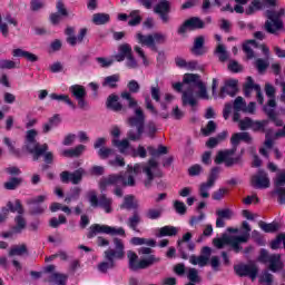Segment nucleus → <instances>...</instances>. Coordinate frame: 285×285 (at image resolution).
<instances>
[{
  "mask_svg": "<svg viewBox=\"0 0 285 285\" xmlns=\"http://www.w3.org/2000/svg\"><path fill=\"white\" fill-rule=\"evenodd\" d=\"M127 88L129 91H122L120 97L128 101V108H135L134 116H130L127 119V124L130 128H136L137 130V132H135V130L130 129L128 131V138L131 139V141H139L141 135H144V128L146 126V114H144V109L139 107V102L132 98V95H137V92L141 90V86L137 80H130L127 83Z\"/></svg>",
  "mask_w": 285,
  "mask_h": 285,
  "instance_id": "obj_1",
  "label": "nucleus"
},
{
  "mask_svg": "<svg viewBox=\"0 0 285 285\" xmlns=\"http://www.w3.org/2000/svg\"><path fill=\"white\" fill-rule=\"evenodd\" d=\"M39 131L37 129H29L24 136V149L29 155H32V159L35 161H39L41 157H43L45 165H42V170H48L50 168V164L55 161V154L52 151H48V144H39L37 141V137Z\"/></svg>",
  "mask_w": 285,
  "mask_h": 285,
  "instance_id": "obj_2",
  "label": "nucleus"
},
{
  "mask_svg": "<svg viewBox=\"0 0 285 285\" xmlns=\"http://www.w3.org/2000/svg\"><path fill=\"white\" fill-rule=\"evenodd\" d=\"M115 249L105 250V259L98 265L99 273H108L110 268H115V259H124L126 257V245L121 238H114Z\"/></svg>",
  "mask_w": 285,
  "mask_h": 285,
  "instance_id": "obj_3",
  "label": "nucleus"
},
{
  "mask_svg": "<svg viewBox=\"0 0 285 285\" xmlns=\"http://www.w3.org/2000/svg\"><path fill=\"white\" fill-rule=\"evenodd\" d=\"M266 21L264 23V30L267 35H274L277 37L284 30V20L282 18L285 17V9L281 8L278 11L276 10H266L265 11Z\"/></svg>",
  "mask_w": 285,
  "mask_h": 285,
  "instance_id": "obj_4",
  "label": "nucleus"
},
{
  "mask_svg": "<svg viewBox=\"0 0 285 285\" xmlns=\"http://www.w3.org/2000/svg\"><path fill=\"white\" fill-rule=\"evenodd\" d=\"M137 3H140L146 10L153 9V2L157 0H136ZM155 14H158L161 23H170V1L168 0H160L154 7Z\"/></svg>",
  "mask_w": 285,
  "mask_h": 285,
  "instance_id": "obj_5",
  "label": "nucleus"
},
{
  "mask_svg": "<svg viewBox=\"0 0 285 285\" xmlns=\"http://www.w3.org/2000/svg\"><path fill=\"white\" fill-rule=\"evenodd\" d=\"M135 176L132 175H129L126 180V177L121 174H110L107 177L100 178L99 188L101 193H106V190H108V186H122L126 188V186H135Z\"/></svg>",
  "mask_w": 285,
  "mask_h": 285,
  "instance_id": "obj_6",
  "label": "nucleus"
},
{
  "mask_svg": "<svg viewBox=\"0 0 285 285\" xmlns=\"http://www.w3.org/2000/svg\"><path fill=\"white\" fill-rule=\"evenodd\" d=\"M7 206L10 209V213H18V215L14 217L16 225L11 228V230L16 235L23 233V230H26V226H28V222H26V218L23 217V214L26 213L23 209V204H21V200L16 199L14 204L12 202H8Z\"/></svg>",
  "mask_w": 285,
  "mask_h": 285,
  "instance_id": "obj_7",
  "label": "nucleus"
},
{
  "mask_svg": "<svg viewBox=\"0 0 285 285\" xmlns=\"http://www.w3.org/2000/svg\"><path fill=\"white\" fill-rule=\"evenodd\" d=\"M97 235H119V237H126V229L124 227H112L109 225L92 224L87 233V239H94Z\"/></svg>",
  "mask_w": 285,
  "mask_h": 285,
  "instance_id": "obj_8",
  "label": "nucleus"
},
{
  "mask_svg": "<svg viewBox=\"0 0 285 285\" xmlns=\"http://www.w3.org/2000/svg\"><path fill=\"white\" fill-rule=\"evenodd\" d=\"M213 244L216 248L222 249L224 246H230L234 253H242V244H246V237H236L228 234H223L220 238H214Z\"/></svg>",
  "mask_w": 285,
  "mask_h": 285,
  "instance_id": "obj_9",
  "label": "nucleus"
},
{
  "mask_svg": "<svg viewBox=\"0 0 285 285\" xmlns=\"http://www.w3.org/2000/svg\"><path fill=\"white\" fill-rule=\"evenodd\" d=\"M166 35L161 32H154L149 35H144L141 32L136 33V40L140 46H146L150 48L154 52H157V43L161 45L166 42Z\"/></svg>",
  "mask_w": 285,
  "mask_h": 285,
  "instance_id": "obj_10",
  "label": "nucleus"
},
{
  "mask_svg": "<svg viewBox=\"0 0 285 285\" xmlns=\"http://www.w3.org/2000/svg\"><path fill=\"white\" fill-rule=\"evenodd\" d=\"M127 257L129 259V269L134 273L137 271H145V268H150L153 264L160 262V259L155 257V255H149L147 258L139 261V256H137V253L135 252H128Z\"/></svg>",
  "mask_w": 285,
  "mask_h": 285,
  "instance_id": "obj_11",
  "label": "nucleus"
},
{
  "mask_svg": "<svg viewBox=\"0 0 285 285\" xmlns=\"http://www.w3.org/2000/svg\"><path fill=\"white\" fill-rule=\"evenodd\" d=\"M88 200L91 208H102L105 213H112V198L108 197L106 194L97 197V191L91 190L88 193Z\"/></svg>",
  "mask_w": 285,
  "mask_h": 285,
  "instance_id": "obj_12",
  "label": "nucleus"
},
{
  "mask_svg": "<svg viewBox=\"0 0 285 285\" xmlns=\"http://www.w3.org/2000/svg\"><path fill=\"white\" fill-rule=\"evenodd\" d=\"M235 153H236L235 150H230V149L218 150L214 158V164H216V166H220V164H225L226 168H233V166L242 161L240 156L233 157Z\"/></svg>",
  "mask_w": 285,
  "mask_h": 285,
  "instance_id": "obj_13",
  "label": "nucleus"
},
{
  "mask_svg": "<svg viewBox=\"0 0 285 285\" xmlns=\"http://www.w3.org/2000/svg\"><path fill=\"white\" fill-rule=\"evenodd\" d=\"M183 83L199 88L198 97H200V99H209L206 85L204 83V81H202V76H199L198 73H185Z\"/></svg>",
  "mask_w": 285,
  "mask_h": 285,
  "instance_id": "obj_14",
  "label": "nucleus"
},
{
  "mask_svg": "<svg viewBox=\"0 0 285 285\" xmlns=\"http://www.w3.org/2000/svg\"><path fill=\"white\" fill-rule=\"evenodd\" d=\"M234 272L238 277H249L252 282H255L257 279V275H259V267H257L255 263H240L234 266Z\"/></svg>",
  "mask_w": 285,
  "mask_h": 285,
  "instance_id": "obj_15",
  "label": "nucleus"
},
{
  "mask_svg": "<svg viewBox=\"0 0 285 285\" xmlns=\"http://www.w3.org/2000/svg\"><path fill=\"white\" fill-rule=\"evenodd\" d=\"M69 92H71V96L76 99L80 110H86V108H88V100H86L88 91H86V87L81 85H72L69 88Z\"/></svg>",
  "mask_w": 285,
  "mask_h": 285,
  "instance_id": "obj_16",
  "label": "nucleus"
},
{
  "mask_svg": "<svg viewBox=\"0 0 285 285\" xmlns=\"http://www.w3.org/2000/svg\"><path fill=\"white\" fill-rule=\"evenodd\" d=\"M210 255H213V249L208 246H204L200 249V255H191L189 257V263L193 264V266H199L200 268H204V266H208V262H210Z\"/></svg>",
  "mask_w": 285,
  "mask_h": 285,
  "instance_id": "obj_17",
  "label": "nucleus"
},
{
  "mask_svg": "<svg viewBox=\"0 0 285 285\" xmlns=\"http://www.w3.org/2000/svg\"><path fill=\"white\" fill-rule=\"evenodd\" d=\"M250 186L257 189L269 188L271 179L268 178V174L264 171V169H259L255 175L252 176Z\"/></svg>",
  "mask_w": 285,
  "mask_h": 285,
  "instance_id": "obj_18",
  "label": "nucleus"
},
{
  "mask_svg": "<svg viewBox=\"0 0 285 285\" xmlns=\"http://www.w3.org/2000/svg\"><path fill=\"white\" fill-rule=\"evenodd\" d=\"M46 202V196L40 195L36 198H31L28 200L27 204H29V213L30 215H42V213L46 210V207L41 206L40 204H43Z\"/></svg>",
  "mask_w": 285,
  "mask_h": 285,
  "instance_id": "obj_19",
  "label": "nucleus"
},
{
  "mask_svg": "<svg viewBox=\"0 0 285 285\" xmlns=\"http://www.w3.org/2000/svg\"><path fill=\"white\" fill-rule=\"evenodd\" d=\"M239 80L237 79H229L225 81V86L220 88V97L224 95H229V97H235L237 92H239Z\"/></svg>",
  "mask_w": 285,
  "mask_h": 285,
  "instance_id": "obj_20",
  "label": "nucleus"
},
{
  "mask_svg": "<svg viewBox=\"0 0 285 285\" xmlns=\"http://www.w3.org/2000/svg\"><path fill=\"white\" fill-rule=\"evenodd\" d=\"M233 215H235V213H233V209L230 208L217 209L216 228H224L226 226L225 219H233Z\"/></svg>",
  "mask_w": 285,
  "mask_h": 285,
  "instance_id": "obj_21",
  "label": "nucleus"
},
{
  "mask_svg": "<svg viewBox=\"0 0 285 285\" xmlns=\"http://www.w3.org/2000/svg\"><path fill=\"white\" fill-rule=\"evenodd\" d=\"M132 139H130L128 137V132H127V138L122 139V140H119V139H112L111 140V145L115 147V148H118L119 150V154L120 155H130V141ZM132 141H137V140H132Z\"/></svg>",
  "mask_w": 285,
  "mask_h": 285,
  "instance_id": "obj_22",
  "label": "nucleus"
},
{
  "mask_svg": "<svg viewBox=\"0 0 285 285\" xmlns=\"http://www.w3.org/2000/svg\"><path fill=\"white\" fill-rule=\"evenodd\" d=\"M86 153L85 145H78L75 148L65 149L60 153L61 157H66L67 159H75L81 157Z\"/></svg>",
  "mask_w": 285,
  "mask_h": 285,
  "instance_id": "obj_23",
  "label": "nucleus"
},
{
  "mask_svg": "<svg viewBox=\"0 0 285 285\" xmlns=\"http://www.w3.org/2000/svg\"><path fill=\"white\" fill-rule=\"evenodd\" d=\"M268 264V269L272 273H279V271H283L284 262H282V254H272Z\"/></svg>",
  "mask_w": 285,
  "mask_h": 285,
  "instance_id": "obj_24",
  "label": "nucleus"
},
{
  "mask_svg": "<svg viewBox=\"0 0 285 285\" xmlns=\"http://www.w3.org/2000/svg\"><path fill=\"white\" fill-rule=\"evenodd\" d=\"M106 107L114 112H121V110H124V105L119 102V96L116 94H111L108 96Z\"/></svg>",
  "mask_w": 285,
  "mask_h": 285,
  "instance_id": "obj_25",
  "label": "nucleus"
},
{
  "mask_svg": "<svg viewBox=\"0 0 285 285\" xmlns=\"http://www.w3.org/2000/svg\"><path fill=\"white\" fill-rule=\"evenodd\" d=\"M191 239H193V233L187 232L185 235H183L181 239L177 240V249L181 259H188V253H186V249L184 248V244L190 243Z\"/></svg>",
  "mask_w": 285,
  "mask_h": 285,
  "instance_id": "obj_26",
  "label": "nucleus"
},
{
  "mask_svg": "<svg viewBox=\"0 0 285 285\" xmlns=\"http://www.w3.org/2000/svg\"><path fill=\"white\" fill-rule=\"evenodd\" d=\"M119 208L120 210H137L139 208V202L135 199V195H126Z\"/></svg>",
  "mask_w": 285,
  "mask_h": 285,
  "instance_id": "obj_27",
  "label": "nucleus"
},
{
  "mask_svg": "<svg viewBox=\"0 0 285 285\" xmlns=\"http://www.w3.org/2000/svg\"><path fill=\"white\" fill-rule=\"evenodd\" d=\"M204 36H199L195 39L194 46L191 48V53L195 55V57H203V55H206L208 52V50H206V47H204Z\"/></svg>",
  "mask_w": 285,
  "mask_h": 285,
  "instance_id": "obj_28",
  "label": "nucleus"
},
{
  "mask_svg": "<svg viewBox=\"0 0 285 285\" xmlns=\"http://www.w3.org/2000/svg\"><path fill=\"white\" fill-rule=\"evenodd\" d=\"M158 163L154 158L148 160V166L142 168V171L147 175L148 181L145 183L146 188H150V183L155 179V174H153V168H157Z\"/></svg>",
  "mask_w": 285,
  "mask_h": 285,
  "instance_id": "obj_29",
  "label": "nucleus"
},
{
  "mask_svg": "<svg viewBox=\"0 0 285 285\" xmlns=\"http://www.w3.org/2000/svg\"><path fill=\"white\" fill-rule=\"evenodd\" d=\"M12 57H22L23 59H27V61H30V63H36V61H39V56L21 48L13 49Z\"/></svg>",
  "mask_w": 285,
  "mask_h": 285,
  "instance_id": "obj_30",
  "label": "nucleus"
},
{
  "mask_svg": "<svg viewBox=\"0 0 285 285\" xmlns=\"http://www.w3.org/2000/svg\"><path fill=\"white\" fill-rule=\"evenodd\" d=\"M183 106H190L195 108L197 106V98H195V91L191 88L183 91L181 96Z\"/></svg>",
  "mask_w": 285,
  "mask_h": 285,
  "instance_id": "obj_31",
  "label": "nucleus"
},
{
  "mask_svg": "<svg viewBox=\"0 0 285 285\" xmlns=\"http://www.w3.org/2000/svg\"><path fill=\"white\" fill-rule=\"evenodd\" d=\"M145 108L149 110V112H151L154 117H161V119H168V117H170V114L168 112L159 114L157 108H155V105H153V100L150 99V96L145 97Z\"/></svg>",
  "mask_w": 285,
  "mask_h": 285,
  "instance_id": "obj_32",
  "label": "nucleus"
},
{
  "mask_svg": "<svg viewBox=\"0 0 285 285\" xmlns=\"http://www.w3.org/2000/svg\"><path fill=\"white\" fill-rule=\"evenodd\" d=\"M46 282L48 284L66 285L68 283V274L52 273Z\"/></svg>",
  "mask_w": 285,
  "mask_h": 285,
  "instance_id": "obj_33",
  "label": "nucleus"
},
{
  "mask_svg": "<svg viewBox=\"0 0 285 285\" xmlns=\"http://www.w3.org/2000/svg\"><path fill=\"white\" fill-rule=\"evenodd\" d=\"M263 110H264L265 115L268 117V119L271 121H273V124L277 128H282V126H284V120L277 118V112L275 111V109H271L268 107H264Z\"/></svg>",
  "mask_w": 285,
  "mask_h": 285,
  "instance_id": "obj_34",
  "label": "nucleus"
},
{
  "mask_svg": "<svg viewBox=\"0 0 285 285\" xmlns=\"http://www.w3.org/2000/svg\"><path fill=\"white\" fill-rule=\"evenodd\" d=\"M250 46H253L254 48H259V43L257 42V40L255 39L247 40L243 45V51L245 52L247 59H253L255 57V51H253V48H250Z\"/></svg>",
  "mask_w": 285,
  "mask_h": 285,
  "instance_id": "obj_35",
  "label": "nucleus"
},
{
  "mask_svg": "<svg viewBox=\"0 0 285 285\" xmlns=\"http://www.w3.org/2000/svg\"><path fill=\"white\" fill-rule=\"evenodd\" d=\"M118 81H121V76H119V73L107 76L102 81V87L115 89L118 87Z\"/></svg>",
  "mask_w": 285,
  "mask_h": 285,
  "instance_id": "obj_36",
  "label": "nucleus"
},
{
  "mask_svg": "<svg viewBox=\"0 0 285 285\" xmlns=\"http://www.w3.org/2000/svg\"><path fill=\"white\" fill-rule=\"evenodd\" d=\"M258 226L263 233H277V230H279V223L277 222L266 223L261 220Z\"/></svg>",
  "mask_w": 285,
  "mask_h": 285,
  "instance_id": "obj_37",
  "label": "nucleus"
},
{
  "mask_svg": "<svg viewBox=\"0 0 285 285\" xmlns=\"http://www.w3.org/2000/svg\"><path fill=\"white\" fill-rule=\"evenodd\" d=\"M130 48L131 47L128 43L120 45L118 48L119 53L114 56L115 61H118L119 63L125 61L128 57V53L130 52Z\"/></svg>",
  "mask_w": 285,
  "mask_h": 285,
  "instance_id": "obj_38",
  "label": "nucleus"
},
{
  "mask_svg": "<svg viewBox=\"0 0 285 285\" xmlns=\"http://www.w3.org/2000/svg\"><path fill=\"white\" fill-rule=\"evenodd\" d=\"M49 97L53 101H63L65 104H67V106L72 108V110L77 109V105H75V102H72L69 95L50 94Z\"/></svg>",
  "mask_w": 285,
  "mask_h": 285,
  "instance_id": "obj_39",
  "label": "nucleus"
},
{
  "mask_svg": "<svg viewBox=\"0 0 285 285\" xmlns=\"http://www.w3.org/2000/svg\"><path fill=\"white\" fill-rule=\"evenodd\" d=\"M23 255H28V246L26 244L16 245L9 250V257H21Z\"/></svg>",
  "mask_w": 285,
  "mask_h": 285,
  "instance_id": "obj_40",
  "label": "nucleus"
},
{
  "mask_svg": "<svg viewBox=\"0 0 285 285\" xmlns=\"http://www.w3.org/2000/svg\"><path fill=\"white\" fill-rule=\"evenodd\" d=\"M179 230L175 226L166 225L159 228L158 237H176Z\"/></svg>",
  "mask_w": 285,
  "mask_h": 285,
  "instance_id": "obj_41",
  "label": "nucleus"
},
{
  "mask_svg": "<svg viewBox=\"0 0 285 285\" xmlns=\"http://www.w3.org/2000/svg\"><path fill=\"white\" fill-rule=\"evenodd\" d=\"M139 224H141V216H139L138 212H134V214L127 220V226L131 230L139 233V229H137V226H139Z\"/></svg>",
  "mask_w": 285,
  "mask_h": 285,
  "instance_id": "obj_42",
  "label": "nucleus"
},
{
  "mask_svg": "<svg viewBox=\"0 0 285 285\" xmlns=\"http://www.w3.org/2000/svg\"><path fill=\"white\" fill-rule=\"evenodd\" d=\"M92 23H95V26H106V23H110V14L95 13L92 16Z\"/></svg>",
  "mask_w": 285,
  "mask_h": 285,
  "instance_id": "obj_43",
  "label": "nucleus"
},
{
  "mask_svg": "<svg viewBox=\"0 0 285 285\" xmlns=\"http://www.w3.org/2000/svg\"><path fill=\"white\" fill-rule=\"evenodd\" d=\"M187 21L189 23V30H202L206 28V23L204 22V20L198 17L189 18L187 19Z\"/></svg>",
  "mask_w": 285,
  "mask_h": 285,
  "instance_id": "obj_44",
  "label": "nucleus"
},
{
  "mask_svg": "<svg viewBox=\"0 0 285 285\" xmlns=\"http://www.w3.org/2000/svg\"><path fill=\"white\" fill-rule=\"evenodd\" d=\"M161 215H164V208H149L145 213V217L151 220L161 219Z\"/></svg>",
  "mask_w": 285,
  "mask_h": 285,
  "instance_id": "obj_45",
  "label": "nucleus"
},
{
  "mask_svg": "<svg viewBox=\"0 0 285 285\" xmlns=\"http://www.w3.org/2000/svg\"><path fill=\"white\" fill-rule=\"evenodd\" d=\"M147 150L151 157H159L160 155H168V147L164 145H159L158 148L156 149L153 146L147 147Z\"/></svg>",
  "mask_w": 285,
  "mask_h": 285,
  "instance_id": "obj_46",
  "label": "nucleus"
},
{
  "mask_svg": "<svg viewBox=\"0 0 285 285\" xmlns=\"http://www.w3.org/2000/svg\"><path fill=\"white\" fill-rule=\"evenodd\" d=\"M219 173H222L220 167H218V166L213 167L207 177V184L215 186V181H217V179H219Z\"/></svg>",
  "mask_w": 285,
  "mask_h": 285,
  "instance_id": "obj_47",
  "label": "nucleus"
},
{
  "mask_svg": "<svg viewBox=\"0 0 285 285\" xmlns=\"http://www.w3.org/2000/svg\"><path fill=\"white\" fill-rule=\"evenodd\" d=\"M148 153L146 151V147L139 145L137 149L134 147L130 148V157H140V159H146Z\"/></svg>",
  "mask_w": 285,
  "mask_h": 285,
  "instance_id": "obj_48",
  "label": "nucleus"
},
{
  "mask_svg": "<svg viewBox=\"0 0 285 285\" xmlns=\"http://www.w3.org/2000/svg\"><path fill=\"white\" fill-rule=\"evenodd\" d=\"M215 52L218 55V60L222 63L228 61V51H226V47H224V45H218Z\"/></svg>",
  "mask_w": 285,
  "mask_h": 285,
  "instance_id": "obj_49",
  "label": "nucleus"
},
{
  "mask_svg": "<svg viewBox=\"0 0 285 285\" xmlns=\"http://www.w3.org/2000/svg\"><path fill=\"white\" fill-rule=\"evenodd\" d=\"M20 62H14L13 60H1L0 68L2 70H14V68H20Z\"/></svg>",
  "mask_w": 285,
  "mask_h": 285,
  "instance_id": "obj_50",
  "label": "nucleus"
},
{
  "mask_svg": "<svg viewBox=\"0 0 285 285\" xmlns=\"http://www.w3.org/2000/svg\"><path fill=\"white\" fill-rule=\"evenodd\" d=\"M3 144L9 148L10 155H13V157H21V151L14 148V145L12 144V140H10V138L4 137Z\"/></svg>",
  "mask_w": 285,
  "mask_h": 285,
  "instance_id": "obj_51",
  "label": "nucleus"
},
{
  "mask_svg": "<svg viewBox=\"0 0 285 285\" xmlns=\"http://www.w3.org/2000/svg\"><path fill=\"white\" fill-rule=\"evenodd\" d=\"M3 144L9 148L10 155H13V157H21V151L14 148V145L12 144V140H10V138L4 137Z\"/></svg>",
  "mask_w": 285,
  "mask_h": 285,
  "instance_id": "obj_52",
  "label": "nucleus"
},
{
  "mask_svg": "<svg viewBox=\"0 0 285 285\" xmlns=\"http://www.w3.org/2000/svg\"><path fill=\"white\" fill-rule=\"evenodd\" d=\"M268 66H269L268 61L264 60L262 58H258L255 61V68L257 69L259 75H264V72H266V70H268Z\"/></svg>",
  "mask_w": 285,
  "mask_h": 285,
  "instance_id": "obj_53",
  "label": "nucleus"
},
{
  "mask_svg": "<svg viewBox=\"0 0 285 285\" xmlns=\"http://www.w3.org/2000/svg\"><path fill=\"white\" fill-rule=\"evenodd\" d=\"M126 66L130 70H135L136 68H139V63H137V59H135V56L132 55V47H130V52L127 53Z\"/></svg>",
  "mask_w": 285,
  "mask_h": 285,
  "instance_id": "obj_54",
  "label": "nucleus"
},
{
  "mask_svg": "<svg viewBox=\"0 0 285 285\" xmlns=\"http://www.w3.org/2000/svg\"><path fill=\"white\" fill-rule=\"evenodd\" d=\"M214 185H209L208 181L202 183L199 186V195L203 197V199H208L210 197V194L208 193L210 188H213Z\"/></svg>",
  "mask_w": 285,
  "mask_h": 285,
  "instance_id": "obj_55",
  "label": "nucleus"
},
{
  "mask_svg": "<svg viewBox=\"0 0 285 285\" xmlns=\"http://www.w3.org/2000/svg\"><path fill=\"white\" fill-rule=\"evenodd\" d=\"M252 238L254 239L255 244H257V246H266V238H264V235H262V233L258 230L254 229L252 232Z\"/></svg>",
  "mask_w": 285,
  "mask_h": 285,
  "instance_id": "obj_56",
  "label": "nucleus"
},
{
  "mask_svg": "<svg viewBox=\"0 0 285 285\" xmlns=\"http://www.w3.org/2000/svg\"><path fill=\"white\" fill-rule=\"evenodd\" d=\"M217 130V124L214 120H209L206 125V128L202 129V132L205 137H209V135H213Z\"/></svg>",
  "mask_w": 285,
  "mask_h": 285,
  "instance_id": "obj_57",
  "label": "nucleus"
},
{
  "mask_svg": "<svg viewBox=\"0 0 285 285\" xmlns=\"http://www.w3.org/2000/svg\"><path fill=\"white\" fill-rule=\"evenodd\" d=\"M129 17H131V19L128 21V26L135 27L141 23V16H139V10L131 11Z\"/></svg>",
  "mask_w": 285,
  "mask_h": 285,
  "instance_id": "obj_58",
  "label": "nucleus"
},
{
  "mask_svg": "<svg viewBox=\"0 0 285 285\" xmlns=\"http://www.w3.org/2000/svg\"><path fill=\"white\" fill-rule=\"evenodd\" d=\"M187 278L189 279V282L197 284L202 282V277H199V272L197 271V268H189L187 273Z\"/></svg>",
  "mask_w": 285,
  "mask_h": 285,
  "instance_id": "obj_59",
  "label": "nucleus"
},
{
  "mask_svg": "<svg viewBox=\"0 0 285 285\" xmlns=\"http://www.w3.org/2000/svg\"><path fill=\"white\" fill-rule=\"evenodd\" d=\"M68 219L63 216V214L59 215V217H53L50 219L49 222V226H51V228H59L60 224H67Z\"/></svg>",
  "mask_w": 285,
  "mask_h": 285,
  "instance_id": "obj_60",
  "label": "nucleus"
},
{
  "mask_svg": "<svg viewBox=\"0 0 285 285\" xmlns=\"http://www.w3.org/2000/svg\"><path fill=\"white\" fill-rule=\"evenodd\" d=\"M81 179H83V168L76 169L71 173V184H80Z\"/></svg>",
  "mask_w": 285,
  "mask_h": 285,
  "instance_id": "obj_61",
  "label": "nucleus"
},
{
  "mask_svg": "<svg viewBox=\"0 0 285 285\" xmlns=\"http://www.w3.org/2000/svg\"><path fill=\"white\" fill-rule=\"evenodd\" d=\"M174 209L176 210L177 215H185L188 210L186 204L181 200L174 202Z\"/></svg>",
  "mask_w": 285,
  "mask_h": 285,
  "instance_id": "obj_62",
  "label": "nucleus"
},
{
  "mask_svg": "<svg viewBox=\"0 0 285 285\" xmlns=\"http://www.w3.org/2000/svg\"><path fill=\"white\" fill-rule=\"evenodd\" d=\"M110 155H115V149L109 147H102L98 149V157H100V159H108Z\"/></svg>",
  "mask_w": 285,
  "mask_h": 285,
  "instance_id": "obj_63",
  "label": "nucleus"
},
{
  "mask_svg": "<svg viewBox=\"0 0 285 285\" xmlns=\"http://www.w3.org/2000/svg\"><path fill=\"white\" fill-rule=\"evenodd\" d=\"M274 194L277 195V197H278V204H281V206H284V204H285V187L277 186L274 190Z\"/></svg>",
  "mask_w": 285,
  "mask_h": 285,
  "instance_id": "obj_64",
  "label": "nucleus"
}]
</instances>
